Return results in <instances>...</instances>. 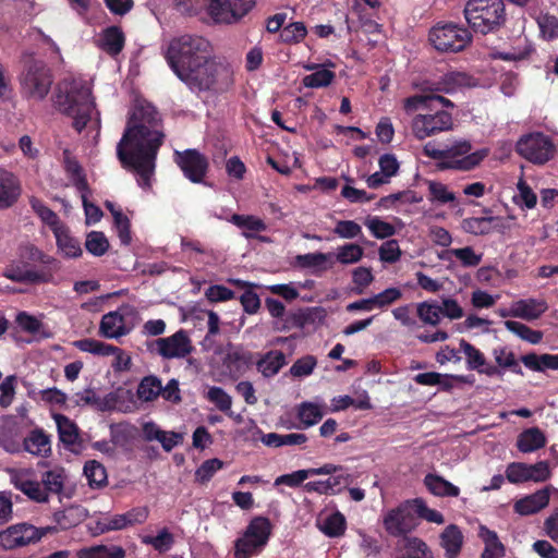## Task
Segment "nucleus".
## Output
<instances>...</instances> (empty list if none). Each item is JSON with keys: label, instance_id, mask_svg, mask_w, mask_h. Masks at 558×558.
Instances as JSON below:
<instances>
[{"label": "nucleus", "instance_id": "30", "mask_svg": "<svg viewBox=\"0 0 558 558\" xmlns=\"http://www.w3.org/2000/svg\"><path fill=\"white\" fill-rule=\"evenodd\" d=\"M514 302V318H521L524 320L538 319L548 308V305L544 299H520Z\"/></svg>", "mask_w": 558, "mask_h": 558}, {"label": "nucleus", "instance_id": "63", "mask_svg": "<svg viewBox=\"0 0 558 558\" xmlns=\"http://www.w3.org/2000/svg\"><path fill=\"white\" fill-rule=\"evenodd\" d=\"M517 190L518 194L513 197L514 203L526 209L534 208L537 202L536 194L522 178L517 183Z\"/></svg>", "mask_w": 558, "mask_h": 558}, {"label": "nucleus", "instance_id": "57", "mask_svg": "<svg viewBox=\"0 0 558 558\" xmlns=\"http://www.w3.org/2000/svg\"><path fill=\"white\" fill-rule=\"evenodd\" d=\"M494 220V217H471L463 219L461 227L468 233L483 235L493 230L492 223Z\"/></svg>", "mask_w": 558, "mask_h": 558}, {"label": "nucleus", "instance_id": "2", "mask_svg": "<svg viewBox=\"0 0 558 558\" xmlns=\"http://www.w3.org/2000/svg\"><path fill=\"white\" fill-rule=\"evenodd\" d=\"M56 107L72 118L77 132L87 130L96 140L100 131V113L96 108L88 84L82 80H63L54 97Z\"/></svg>", "mask_w": 558, "mask_h": 558}, {"label": "nucleus", "instance_id": "47", "mask_svg": "<svg viewBox=\"0 0 558 558\" xmlns=\"http://www.w3.org/2000/svg\"><path fill=\"white\" fill-rule=\"evenodd\" d=\"M17 256L28 265L29 263H39L46 266L54 264L56 259L44 252L32 243H24L19 246Z\"/></svg>", "mask_w": 558, "mask_h": 558}, {"label": "nucleus", "instance_id": "9", "mask_svg": "<svg viewBox=\"0 0 558 558\" xmlns=\"http://www.w3.org/2000/svg\"><path fill=\"white\" fill-rule=\"evenodd\" d=\"M52 85V75L49 68L43 61L29 62L22 76V93L28 99L43 100Z\"/></svg>", "mask_w": 558, "mask_h": 558}, {"label": "nucleus", "instance_id": "43", "mask_svg": "<svg viewBox=\"0 0 558 558\" xmlns=\"http://www.w3.org/2000/svg\"><path fill=\"white\" fill-rule=\"evenodd\" d=\"M59 251L69 258L78 257L82 254L80 242L70 235L68 228L63 225L53 232Z\"/></svg>", "mask_w": 558, "mask_h": 558}, {"label": "nucleus", "instance_id": "1", "mask_svg": "<svg viewBox=\"0 0 558 558\" xmlns=\"http://www.w3.org/2000/svg\"><path fill=\"white\" fill-rule=\"evenodd\" d=\"M160 117L148 102L136 105L125 132L117 146V155L122 166L132 169L138 184L146 189L155 170V160L163 134L159 130Z\"/></svg>", "mask_w": 558, "mask_h": 558}, {"label": "nucleus", "instance_id": "36", "mask_svg": "<svg viewBox=\"0 0 558 558\" xmlns=\"http://www.w3.org/2000/svg\"><path fill=\"white\" fill-rule=\"evenodd\" d=\"M478 536L485 544L482 558H502L505 546L500 542L497 533L485 525L478 526Z\"/></svg>", "mask_w": 558, "mask_h": 558}, {"label": "nucleus", "instance_id": "17", "mask_svg": "<svg viewBox=\"0 0 558 558\" xmlns=\"http://www.w3.org/2000/svg\"><path fill=\"white\" fill-rule=\"evenodd\" d=\"M174 160L187 178L193 183H201L208 169V160L196 149H186L174 153Z\"/></svg>", "mask_w": 558, "mask_h": 558}, {"label": "nucleus", "instance_id": "16", "mask_svg": "<svg viewBox=\"0 0 558 558\" xmlns=\"http://www.w3.org/2000/svg\"><path fill=\"white\" fill-rule=\"evenodd\" d=\"M155 345L157 353L166 360L184 359L193 351L192 341L183 329L169 337L158 338Z\"/></svg>", "mask_w": 558, "mask_h": 558}, {"label": "nucleus", "instance_id": "29", "mask_svg": "<svg viewBox=\"0 0 558 558\" xmlns=\"http://www.w3.org/2000/svg\"><path fill=\"white\" fill-rule=\"evenodd\" d=\"M23 448L32 456L47 458L51 454V438L41 428H35L23 440Z\"/></svg>", "mask_w": 558, "mask_h": 558}, {"label": "nucleus", "instance_id": "23", "mask_svg": "<svg viewBox=\"0 0 558 558\" xmlns=\"http://www.w3.org/2000/svg\"><path fill=\"white\" fill-rule=\"evenodd\" d=\"M340 466L332 463H326L319 468H311L306 470H298L289 474H283L278 476L274 485L280 486L286 485L289 487H298L300 486L305 480H307L311 476L319 475V474H331L340 471Z\"/></svg>", "mask_w": 558, "mask_h": 558}, {"label": "nucleus", "instance_id": "53", "mask_svg": "<svg viewBox=\"0 0 558 558\" xmlns=\"http://www.w3.org/2000/svg\"><path fill=\"white\" fill-rule=\"evenodd\" d=\"M64 168L69 179L71 180V183L76 187V190L80 193L89 192L86 177L83 172L82 167L76 160L66 156L64 160Z\"/></svg>", "mask_w": 558, "mask_h": 558}, {"label": "nucleus", "instance_id": "62", "mask_svg": "<svg viewBox=\"0 0 558 558\" xmlns=\"http://www.w3.org/2000/svg\"><path fill=\"white\" fill-rule=\"evenodd\" d=\"M412 504L414 506L415 517L435 524H442L445 522L444 515L439 511L429 508L422 498L412 499Z\"/></svg>", "mask_w": 558, "mask_h": 558}, {"label": "nucleus", "instance_id": "45", "mask_svg": "<svg viewBox=\"0 0 558 558\" xmlns=\"http://www.w3.org/2000/svg\"><path fill=\"white\" fill-rule=\"evenodd\" d=\"M286 355L278 350L269 351L257 363L258 371L265 377H272L286 365Z\"/></svg>", "mask_w": 558, "mask_h": 558}, {"label": "nucleus", "instance_id": "22", "mask_svg": "<svg viewBox=\"0 0 558 558\" xmlns=\"http://www.w3.org/2000/svg\"><path fill=\"white\" fill-rule=\"evenodd\" d=\"M340 466V471L329 474L325 481H312L304 485L306 492L317 493L320 495H335L340 493L349 483L350 475L344 472L343 466Z\"/></svg>", "mask_w": 558, "mask_h": 558}, {"label": "nucleus", "instance_id": "7", "mask_svg": "<svg viewBox=\"0 0 558 558\" xmlns=\"http://www.w3.org/2000/svg\"><path fill=\"white\" fill-rule=\"evenodd\" d=\"M463 15L474 32L488 34L504 24L505 4L502 0H468Z\"/></svg>", "mask_w": 558, "mask_h": 558}, {"label": "nucleus", "instance_id": "40", "mask_svg": "<svg viewBox=\"0 0 558 558\" xmlns=\"http://www.w3.org/2000/svg\"><path fill=\"white\" fill-rule=\"evenodd\" d=\"M440 544L448 558H457L463 544L461 530L454 524L448 525L440 535Z\"/></svg>", "mask_w": 558, "mask_h": 558}, {"label": "nucleus", "instance_id": "12", "mask_svg": "<svg viewBox=\"0 0 558 558\" xmlns=\"http://www.w3.org/2000/svg\"><path fill=\"white\" fill-rule=\"evenodd\" d=\"M207 13L216 23L232 24L253 8L255 0H206Z\"/></svg>", "mask_w": 558, "mask_h": 558}, {"label": "nucleus", "instance_id": "44", "mask_svg": "<svg viewBox=\"0 0 558 558\" xmlns=\"http://www.w3.org/2000/svg\"><path fill=\"white\" fill-rule=\"evenodd\" d=\"M525 367L534 372H544L546 369H558V354H525L521 357Z\"/></svg>", "mask_w": 558, "mask_h": 558}, {"label": "nucleus", "instance_id": "39", "mask_svg": "<svg viewBox=\"0 0 558 558\" xmlns=\"http://www.w3.org/2000/svg\"><path fill=\"white\" fill-rule=\"evenodd\" d=\"M92 523L94 524L90 530L94 535H100L112 531L123 530L124 519L121 513H99L93 518Z\"/></svg>", "mask_w": 558, "mask_h": 558}, {"label": "nucleus", "instance_id": "56", "mask_svg": "<svg viewBox=\"0 0 558 558\" xmlns=\"http://www.w3.org/2000/svg\"><path fill=\"white\" fill-rule=\"evenodd\" d=\"M161 392V381L156 376L144 377L137 387V397L144 402L155 400Z\"/></svg>", "mask_w": 558, "mask_h": 558}, {"label": "nucleus", "instance_id": "15", "mask_svg": "<svg viewBox=\"0 0 558 558\" xmlns=\"http://www.w3.org/2000/svg\"><path fill=\"white\" fill-rule=\"evenodd\" d=\"M434 114H417L412 121V132L418 140H424L436 133L448 131L452 128V118L446 112L436 109Z\"/></svg>", "mask_w": 558, "mask_h": 558}, {"label": "nucleus", "instance_id": "19", "mask_svg": "<svg viewBox=\"0 0 558 558\" xmlns=\"http://www.w3.org/2000/svg\"><path fill=\"white\" fill-rule=\"evenodd\" d=\"M217 354L222 363L221 374L232 379L242 375L251 362L250 353L233 345L217 351Z\"/></svg>", "mask_w": 558, "mask_h": 558}, {"label": "nucleus", "instance_id": "48", "mask_svg": "<svg viewBox=\"0 0 558 558\" xmlns=\"http://www.w3.org/2000/svg\"><path fill=\"white\" fill-rule=\"evenodd\" d=\"M505 327L508 331L512 332L520 339L531 343V344H537L543 339V332L539 330H534L526 326L523 323L517 322V320H506Z\"/></svg>", "mask_w": 558, "mask_h": 558}, {"label": "nucleus", "instance_id": "33", "mask_svg": "<svg viewBox=\"0 0 558 558\" xmlns=\"http://www.w3.org/2000/svg\"><path fill=\"white\" fill-rule=\"evenodd\" d=\"M299 266L311 269L313 274L324 272L335 265L332 253H307L296 256Z\"/></svg>", "mask_w": 558, "mask_h": 558}, {"label": "nucleus", "instance_id": "31", "mask_svg": "<svg viewBox=\"0 0 558 558\" xmlns=\"http://www.w3.org/2000/svg\"><path fill=\"white\" fill-rule=\"evenodd\" d=\"M450 106H452V102L449 99L435 94L415 95L407 98L404 101V109L408 112L433 110Z\"/></svg>", "mask_w": 558, "mask_h": 558}, {"label": "nucleus", "instance_id": "46", "mask_svg": "<svg viewBox=\"0 0 558 558\" xmlns=\"http://www.w3.org/2000/svg\"><path fill=\"white\" fill-rule=\"evenodd\" d=\"M345 518L339 511L328 514L318 522L319 530L328 537L341 536L345 531Z\"/></svg>", "mask_w": 558, "mask_h": 558}, {"label": "nucleus", "instance_id": "21", "mask_svg": "<svg viewBox=\"0 0 558 558\" xmlns=\"http://www.w3.org/2000/svg\"><path fill=\"white\" fill-rule=\"evenodd\" d=\"M3 276L15 282L44 283L52 279L50 274L32 269L26 262L20 258L10 262L3 271Z\"/></svg>", "mask_w": 558, "mask_h": 558}, {"label": "nucleus", "instance_id": "55", "mask_svg": "<svg viewBox=\"0 0 558 558\" xmlns=\"http://www.w3.org/2000/svg\"><path fill=\"white\" fill-rule=\"evenodd\" d=\"M323 415V407L314 402H303L298 408V417L305 427H310L318 423Z\"/></svg>", "mask_w": 558, "mask_h": 558}, {"label": "nucleus", "instance_id": "51", "mask_svg": "<svg viewBox=\"0 0 558 558\" xmlns=\"http://www.w3.org/2000/svg\"><path fill=\"white\" fill-rule=\"evenodd\" d=\"M364 255V250L355 243H345L339 246L333 255V260L342 265L359 263Z\"/></svg>", "mask_w": 558, "mask_h": 558}, {"label": "nucleus", "instance_id": "59", "mask_svg": "<svg viewBox=\"0 0 558 558\" xmlns=\"http://www.w3.org/2000/svg\"><path fill=\"white\" fill-rule=\"evenodd\" d=\"M335 76V72L324 65L318 71L304 76L302 83L308 88H320L330 85Z\"/></svg>", "mask_w": 558, "mask_h": 558}, {"label": "nucleus", "instance_id": "35", "mask_svg": "<svg viewBox=\"0 0 558 558\" xmlns=\"http://www.w3.org/2000/svg\"><path fill=\"white\" fill-rule=\"evenodd\" d=\"M546 445V436L538 427L523 430L517 440L519 451L523 453L534 452Z\"/></svg>", "mask_w": 558, "mask_h": 558}, {"label": "nucleus", "instance_id": "13", "mask_svg": "<svg viewBox=\"0 0 558 558\" xmlns=\"http://www.w3.org/2000/svg\"><path fill=\"white\" fill-rule=\"evenodd\" d=\"M517 151L529 161L544 163L553 157L554 144L542 133H531L518 141Z\"/></svg>", "mask_w": 558, "mask_h": 558}, {"label": "nucleus", "instance_id": "27", "mask_svg": "<svg viewBox=\"0 0 558 558\" xmlns=\"http://www.w3.org/2000/svg\"><path fill=\"white\" fill-rule=\"evenodd\" d=\"M19 179L10 171L0 168V209L11 207L21 195Z\"/></svg>", "mask_w": 558, "mask_h": 558}, {"label": "nucleus", "instance_id": "18", "mask_svg": "<svg viewBox=\"0 0 558 558\" xmlns=\"http://www.w3.org/2000/svg\"><path fill=\"white\" fill-rule=\"evenodd\" d=\"M43 533L34 525L20 523L1 531L2 548L14 549L38 542Z\"/></svg>", "mask_w": 558, "mask_h": 558}, {"label": "nucleus", "instance_id": "5", "mask_svg": "<svg viewBox=\"0 0 558 558\" xmlns=\"http://www.w3.org/2000/svg\"><path fill=\"white\" fill-rule=\"evenodd\" d=\"M471 150L472 145L466 140H456L442 147L428 142L423 147L424 155L433 159L439 170L470 171L488 156L487 148Z\"/></svg>", "mask_w": 558, "mask_h": 558}, {"label": "nucleus", "instance_id": "42", "mask_svg": "<svg viewBox=\"0 0 558 558\" xmlns=\"http://www.w3.org/2000/svg\"><path fill=\"white\" fill-rule=\"evenodd\" d=\"M428 191V201L436 205H451L454 206L457 203L456 194L449 190L448 185L435 180L426 182Z\"/></svg>", "mask_w": 558, "mask_h": 558}, {"label": "nucleus", "instance_id": "32", "mask_svg": "<svg viewBox=\"0 0 558 558\" xmlns=\"http://www.w3.org/2000/svg\"><path fill=\"white\" fill-rule=\"evenodd\" d=\"M398 558H434L426 543L415 536H404L398 543Z\"/></svg>", "mask_w": 558, "mask_h": 558}, {"label": "nucleus", "instance_id": "26", "mask_svg": "<svg viewBox=\"0 0 558 558\" xmlns=\"http://www.w3.org/2000/svg\"><path fill=\"white\" fill-rule=\"evenodd\" d=\"M229 221L241 230L245 239H259L263 242L268 241L267 238L258 236L259 233L267 230V225L262 218L254 215L234 214Z\"/></svg>", "mask_w": 558, "mask_h": 558}, {"label": "nucleus", "instance_id": "10", "mask_svg": "<svg viewBox=\"0 0 558 558\" xmlns=\"http://www.w3.org/2000/svg\"><path fill=\"white\" fill-rule=\"evenodd\" d=\"M270 535V524L265 518H255L242 537L236 539L234 558H250L259 553Z\"/></svg>", "mask_w": 558, "mask_h": 558}, {"label": "nucleus", "instance_id": "20", "mask_svg": "<svg viewBox=\"0 0 558 558\" xmlns=\"http://www.w3.org/2000/svg\"><path fill=\"white\" fill-rule=\"evenodd\" d=\"M460 349L465 355L468 369L476 371L478 374H483L488 377H502L501 371L495 365L488 363L484 353L473 344L465 341L464 339H461Z\"/></svg>", "mask_w": 558, "mask_h": 558}, {"label": "nucleus", "instance_id": "52", "mask_svg": "<svg viewBox=\"0 0 558 558\" xmlns=\"http://www.w3.org/2000/svg\"><path fill=\"white\" fill-rule=\"evenodd\" d=\"M416 314L422 323L436 326L441 319L442 308L435 302L424 301L416 304Z\"/></svg>", "mask_w": 558, "mask_h": 558}, {"label": "nucleus", "instance_id": "64", "mask_svg": "<svg viewBox=\"0 0 558 558\" xmlns=\"http://www.w3.org/2000/svg\"><path fill=\"white\" fill-rule=\"evenodd\" d=\"M317 360L313 355H305L298 359L290 367V375L294 378H303L313 374Z\"/></svg>", "mask_w": 558, "mask_h": 558}, {"label": "nucleus", "instance_id": "37", "mask_svg": "<svg viewBox=\"0 0 558 558\" xmlns=\"http://www.w3.org/2000/svg\"><path fill=\"white\" fill-rule=\"evenodd\" d=\"M99 47L110 56H117L124 47V35L117 26L106 28L99 37Z\"/></svg>", "mask_w": 558, "mask_h": 558}, {"label": "nucleus", "instance_id": "61", "mask_svg": "<svg viewBox=\"0 0 558 558\" xmlns=\"http://www.w3.org/2000/svg\"><path fill=\"white\" fill-rule=\"evenodd\" d=\"M206 399L216 405L218 410L227 414L231 413L232 398L222 388L213 386L209 387L206 395Z\"/></svg>", "mask_w": 558, "mask_h": 558}, {"label": "nucleus", "instance_id": "41", "mask_svg": "<svg viewBox=\"0 0 558 558\" xmlns=\"http://www.w3.org/2000/svg\"><path fill=\"white\" fill-rule=\"evenodd\" d=\"M441 84V90L452 93L462 88L475 87L478 82L465 72L451 71L442 76Z\"/></svg>", "mask_w": 558, "mask_h": 558}, {"label": "nucleus", "instance_id": "25", "mask_svg": "<svg viewBox=\"0 0 558 558\" xmlns=\"http://www.w3.org/2000/svg\"><path fill=\"white\" fill-rule=\"evenodd\" d=\"M549 488L538 489L534 494L517 500L513 505V510L520 515H531L546 508L549 504Z\"/></svg>", "mask_w": 558, "mask_h": 558}, {"label": "nucleus", "instance_id": "54", "mask_svg": "<svg viewBox=\"0 0 558 558\" xmlns=\"http://www.w3.org/2000/svg\"><path fill=\"white\" fill-rule=\"evenodd\" d=\"M29 204L32 209L37 214L40 220L48 227H50L52 232H54L56 229H59L60 227L63 226L58 215L50 208H48L40 199L32 197L29 199Z\"/></svg>", "mask_w": 558, "mask_h": 558}, {"label": "nucleus", "instance_id": "24", "mask_svg": "<svg viewBox=\"0 0 558 558\" xmlns=\"http://www.w3.org/2000/svg\"><path fill=\"white\" fill-rule=\"evenodd\" d=\"M120 308L109 312L101 317L99 325V333L108 339H118L130 333L131 328L125 325L124 314Z\"/></svg>", "mask_w": 558, "mask_h": 558}, {"label": "nucleus", "instance_id": "14", "mask_svg": "<svg viewBox=\"0 0 558 558\" xmlns=\"http://www.w3.org/2000/svg\"><path fill=\"white\" fill-rule=\"evenodd\" d=\"M551 471L547 461H538L535 464L512 462L507 465L506 478L511 484L525 482L542 483L550 478Z\"/></svg>", "mask_w": 558, "mask_h": 558}, {"label": "nucleus", "instance_id": "11", "mask_svg": "<svg viewBox=\"0 0 558 558\" xmlns=\"http://www.w3.org/2000/svg\"><path fill=\"white\" fill-rule=\"evenodd\" d=\"M384 526L388 534L401 536L414 531L418 522L415 517L412 499L405 500L398 507L389 510L383 519Z\"/></svg>", "mask_w": 558, "mask_h": 558}, {"label": "nucleus", "instance_id": "3", "mask_svg": "<svg viewBox=\"0 0 558 558\" xmlns=\"http://www.w3.org/2000/svg\"><path fill=\"white\" fill-rule=\"evenodd\" d=\"M162 53L169 68L184 83L214 53V47L203 36L185 34L172 38Z\"/></svg>", "mask_w": 558, "mask_h": 558}, {"label": "nucleus", "instance_id": "49", "mask_svg": "<svg viewBox=\"0 0 558 558\" xmlns=\"http://www.w3.org/2000/svg\"><path fill=\"white\" fill-rule=\"evenodd\" d=\"M53 420L58 427L60 440L66 445L76 444L78 439L76 425L63 414H53Z\"/></svg>", "mask_w": 558, "mask_h": 558}, {"label": "nucleus", "instance_id": "58", "mask_svg": "<svg viewBox=\"0 0 558 558\" xmlns=\"http://www.w3.org/2000/svg\"><path fill=\"white\" fill-rule=\"evenodd\" d=\"M84 474L92 487H102L107 483V472L105 466L95 460H90L85 463Z\"/></svg>", "mask_w": 558, "mask_h": 558}, {"label": "nucleus", "instance_id": "34", "mask_svg": "<svg viewBox=\"0 0 558 558\" xmlns=\"http://www.w3.org/2000/svg\"><path fill=\"white\" fill-rule=\"evenodd\" d=\"M424 485L430 494L437 497H458L460 494L458 486L434 473L425 475Z\"/></svg>", "mask_w": 558, "mask_h": 558}, {"label": "nucleus", "instance_id": "50", "mask_svg": "<svg viewBox=\"0 0 558 558\" xmlns=\"http://www.w3.org/2000/svg\"><path fill=\"white\" fill-rule=\"evenodd\" d=\"M493 356L498 367L504 374V369H511L515 374H522V369L519 362L515 359L513 352L505 347H498L493 350Z\"/></svg>", "mask_w": 558, "mask_h": 558}, {"label": "nucleus", "instance_id": "38", "mask_svg": "<svg viewBox=\"0 0 558 558\" xmlns=\"http://www.w3.org/2000/svg\"><path fill=\"white\" fill-rule=\"evenodd\" d=\"M77 558H124L125 550L119 545H93L78 549Z\"/></svg>", "mask_w": 558, "mask_h": 558}, {"label": "nucleus", "instance_id": "6", "mask_svg": "<svg viewBox=\"0 0 558 558\" xmlns=\"http://www.w3.org/2000/svg\"><path fill=\"white\" fill-rule=\"evenodd\" d=\"M234 83V65L231 61L214 53L204 61L184 82L193 93L229 90Z\"/></svg>", "mask_w": 558, "mask_h": 558}, {"label": "nucleus", "instance_id": "8", "mask_svg": "<svg viewBox=\"0 0 558 558\" xmlns=\"http://www.w3.org/2000/svg\"><path fill=\"white\" fill-rule=\"evenodd\" d=\"M471 39L472 36L465 27L453 23H438L428 33L430 45L440 52L461 51Z\"/></svg>", "mask_w": 558, "mask_h": 558}, {"label": "nucleus", "instance_id": "28", "mask_svg": "<svg viewBox=\"0 0 558 558\" xmlns=\"http://www.w3.org/2000/svg\"><path fill=\"white\" fill-rule=\"evenodd\" d=\"M117 393H109L100 398L92 388H86L73 395L72 399L77 407H92L98 411H108L116 408L114 400Z\"/></svg>", "mask_w": 558, "mask_h": 558}, {"label": "nucleus", "instance_id": "4", "mask_svg": "<svg viewBox=\"0 0 558 558\" xmlns=\"http://www.w3.org/2000/svg\"><path fill=\"white\" fill-rule=\"evenodd\" d=\"M11 484L29 499L47 502L51 494H60L66 481L65 470L53 466L41 474L40 482L32 468L9 469Z\"/></svg>", "mask_w": 558, "mask_h": 558}, {"label": "nucleus", "instance_id": "60", "mask_svg": "<svg viewBox=\"0 0 558 558\" xmlns=\"http://www.w3.org/2000/svg\"><path fill=\"white\" fill-rule=\"evenodd\" d=\"M73 345L82 352L98 356H109V352L112 350L111 344L92 338L76 340Z\"/></svg>", "mask_w": 558, "mask_h": 558}]
</instances>
